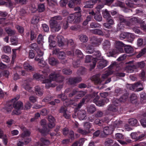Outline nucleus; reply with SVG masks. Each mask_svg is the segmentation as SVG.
I'll list each match as a JSON object with an SVG mask.
<instances>
[{
  "label": "nucleus",
  "instance_id": "f257e3e1",
  "mask_svg": "<svg viewBox=\"0 0 146 146\" xmlns=\"http://www.w3.org/2000/svg\"><path fill=\"white\" fill-rule=\"evenodd\" d=\"M86 51L88 54H91L93 53V65L92 66L90 64V69H92L94 68L96 65L97 60L101 59L102 57H101V54L99 51H94V47L92 45L88 44L86 47Z\"/></svg>",
  "mask_w": 146,
  "mask_h": 146
},
{
  "label": "nucleus",
  "instance_id": "f03ea898",
  "mask_svg": "<svg viewBox=\"0 0 146 146\" xmlns=\"http://www.w3.org/2000/svg\"><path fill=\"white\" fill-rule=\"evenodd\" d=\"M118 43L121 45L120 46L116 47L115 48L109 52L110 56H112L113 54L119 53H121L123 52V49L121 46H124V50L125 52L127 53H131L133 52V49L130 45H125L121 42H119Z\"/></svg>",
  "mask_w": 146,
  "mask_h": 146
},
{
  "label": "nucleus",
  "instance_id": "7ed1b4c3",
  "mask_svg": "<svg viewBox=\"0 0 146 146\" xmlns=\"http://www.w3.org/2000/svg\"><path fill=\"white\" fill-rule=\"evenodd\" d=\"M119 19L121 22H125V23L129 26H131L132 25L136 23V22H138L140 24H143L145 23H146L145 21H143L142 20L138 19L137 18L135 17H133L130 20L129 22L125 21V19L123 18V17L122 16H119Z\"/></svg>",
  "mask_w": 146,
  "mask_h": 146
},
{
  "label": "nucleus",
  "instance_id": "20e7f679",
  "mask_svg": "<svg viewBox=\"0 0 146 146\" xmlns=\"http://www.w3.org/2000/svg\"><path fill=\"white\" fill-rule=\"evenodd\" d=\"M49 78L51 81L52 80L56 81V84H57L58 82H62L64 79V77L62 76H60L57 72H53L50 75Z\"/></svg>",
  "mask_w": 146,
  "mask_h": 146
},
{
  "label": "nucleus",
  "instance_id": "39448f33",
  "mask_svg": "<svg viewBox=\"0 0 146 146\" xmlns=\"http://www.w3.org/2000/svg\"><path fill=\"white\" fill-rule=\"evenodd\" d=\"M49 23L50 27L52 32H55L60 30L61 26L56 21L52 19L50 20Z\"/></svg>",
  "mask_w": 146,
  "mask_h": 146
},
{
  "label": "nucleus",
  "instance_id": "423d86ee",
  "mask_svg": "<svg viewBox=\"0 0 146 146\" xmlns=\"http://www.w3.org/2000/svg\"><path fill=\"white\" fill-rule=\"evenodd\" d=\"M13 107H14V110L12 113L13 114L19 115L21 113V110L23 108V103L20 101H19L13 104Z\"/></svg>",
  "mask_w": 146,
  "mask_h": 146
},
{
  "label": "nucleus",
  "instance_id": "0eeeda50",
  "mask_svg": "<svg viewBox=\"0 0 146 146\" xmlns=\"http://www.w3.org/2000/svg\"><path fill=\"white\" fill-rule=\"evenodd\" d=\"M79 15V13H78L70 15L68 17L67 22L68 23H72L79 22L80 19Z\"/></svg>",
  "mask_w": 146,
  "mask_h": 146
},
{
  "label": "nucleus",
  "instance_id": "6e6552de",
  "mask_svg": "<svg viewBox=\"0 0 146 146\" xmlns=\"http://www.w3.org/2000/svg\"><path fill=\"white\" fill-rule=\"evenodd\" d=\"M96 97L93 100V102L96 105L98 106H102L105 105V103L103 100H101L98 101L99 98V97L97 95V94L96 93H94L93 96L90 95L88 96V98L90 99L91 98L94 97Z\"/></svg>",
  "mask_w": 146,
  "mask_h": 146
},
{
  "label": "nucleus",
  "instance_id": "1a4fd4ad",
  "mask_svg": "<svg viewBox=\"0 0 146 146\" xmlns=\"http://www.w3.org/2000/svg\"><path fill=\"white\" fill-rule=\"evenodd\" d=\"M113 130V129L111 126L105 127L103 129V132H102L101 134V136L102 137H104L111 133Z\"/></svg>",
  "mask_w": 146,
  "mask_h": 146
},
{
  "label": "nucleus",
  "instance_id": "9d476101",
  "mask_svg": "<svg viewBox=\"0 0 146 146\" xmlns=\"http://www.w3.org/2000/svg\"><path fill=\"white\" fill-rule=\"evenodd\" d=\"M129 89L134 90L135 89L137 91H140L143 90L142 84L139 82H138L134 84H131L129 85Z\"/></svg>",
  "mask_w": 146,
  "mask_h": 146
},
{
  "label": "nucleus",
  "instance_id": "9b49d317",
  "mask_svg": "<svg viewBox=\"0 0 146 146\" xmlns=\"http://www.w3.org/2000/svg\"><path fill=\"white\" fill-rule=\"evenodd\" d=\"M91 42L92 44L95 46L99 45L102 41L101 38H97L95 37H93L91 38Z\"/></svg>",
  "mask_w": 146,
  "mask_h": 146
},
{
  "label": "nucleus",
  "instance_id": "f8f14e48",
  "mask_svg": "<svg viewBox=\"0 0 146 146\" xmlns=\"http://www.w3.org/2000/svg\"><path fill=\"white\" fill-rule=\"evenodd\" d=\"M31 80V79L29 78L23 81L22 86L26 90H29L31 89V87L30 86V83Z\"/></svg>",
  "mask_w": 146,
  "mask_h": 146
},
{
  "label": "nucleus",
  "instance_id": "ddd939ff",
  "mask_svg": "<svg viewBox=\"0 0 146 146\" xmlns=\"http://www.w3.org/2000/svg\"><path fill=\"white\" fill-rule=\"evenodd\" d=\"M42 83L46 84L45 87L47 88L50 87H54L56 85H58V84H56V82H52L51 81L48 79L43 81Z\"/></svg>",
  "mask_w": 146,
  "mask_h": 146
},
{
  "label": "nucleus",
  "instance_id": "4468645a",
  "mask_svg": "<svg viewBox=\"0 0 146 146\" xmlns=\"http://www.w3.org/2000/svg\"><path fill=\"white\" fill-rule=\"evenodd\" d=\"M85 93L82 91L78 92L76 90H74L73 91L72 93L69 94V96L71 97L75 94H77L78 96H76V98L78 99L79 98L78 97H80L83 96L85 95Z\"/></svg>",
  "mask_w": 146,
  "mask_h": 146
},
{
  "label": "nucleus",
  "instance_id": "2eb2a0df",
  "mask_svg": "<svg viewBox=\"0 0 146 146\" xmlns=\"http://www.w3.org/2000/svg\"><path fill=\"white\" fill-rule=\"evenodd\" d=\"M58 58L61 60V62L62 63H65L66 62V60L65 59L66 57V54L64 52L60 51L58 53Z\"/></svg>",
  "mask_w": 146,
  "mask_h": 146
},
{
  "label": "nucleus",
  "instance_id": "dca6fc26",
  "mask_svg": "<svg viewBox=\"0 0 146 146\" xmlns=\"http://www.w3.org/2000/svg\"><path fill=\"white\" fill-rule=\"evenodd\" d=\"M128 97V95L126 94L124 95H123L121 98H120L119 100H115L113 102V104L115 105V106H118L117 105L120 102H124L126 100L127 98Z\"/></svg>",
  "mask_w": 146,
  "mask_h": 146
},
{
  "label": "nucleus",
  "instance_id": "f3484780",
  "mask_svg": "<svg viewBox=\"0 0 146 146\" xmlns=\"http://www.w3.org/2000/svg\"><path fill=\"white\" fill-rule=\"evenodd\" d=\"M78 116L80 120H84L86 116V111L84 110H79L78 112Z\"/></svg>",
  "mask_w": 146,
  "mask_h": 146
},
{
  "label": "nucleus",
  "instance_id": "a211bd4d",
  "mask_svg": "<svg viewBox=\"0 0 146 146\" xmlns=\"http://www.w3.org/2000/svg\"><path fill=\"white\" fill-rule=\"evenodd\" d=\"M48 120L49 122L48 126L49 128H51L55 126V121L54 118L51 115H49L48 117Z\"/></svg>",
  "mask_w": 146,
  "mask_h": 146
},
{
  "label": "nucleus",
  "instance_id": "6ab92c4d",
  "mask_svg": "<svg viewBox=\"0 0 146 146\" xmlns=\"http://www.w3.org/2000/svg\"><path fill=\"white\" fill-rule=\"evenodd\" d=\"M101 60L98 63V67L100 69H102L106 67L107 65V61L104 59H100Z\"/></svg>",
  "mask_w": 146,
  "mask_h": 146
},
{
  "label": "nucleus",
  "instance_id": "aec40b11",
  "mask_svg": "<svg viewBox=\"0 0 146 146\" xmlns=\"http://www.w3.org/2000/svg\"><path fill=\"white\" fill-rule=\"evenodd\" d=\"M57 39L59 46H62L64 45V38L62 36L58 35Z\"/></svg>",
  "mask_w": 146,
  "mask_h": 146
},
{
  "label": "nucleus",
  "instance_id": "412c9836",
  "mask_svg": "<svg viewBox=\"0 0 146 146\" xmlns=\"http://www.w3.org/2000/svg\"><path fill=\"white\" fill-rule=\"evenodd\" d=\"M20 128L21 129L24 131L23 132L22 134V136L24 138L29 136L31 134L30 132L29 131L27 130L24 127L22 126Z\"/></svg>",
  "mask_w": 146,
  "mask_h": 146
},
{
  "label": "nucleus",
  "instance_id": "4be33fe9",
  "mask_svg": "<svg viewBox=\"0 0 146 146\" xmlns=\"http://www.w3.org/2000/svg\"><path fill=\"white\" fill-rule=\"evenodd\" d=\"M35 60L38 62V64L39 66L44 67L46 66V63L45 61L43 60L42 58H39L36 57L35 58Z\"/></svg>",
  "mask_w": 146,
  "mask_h": 146
},
{
  "label": "nucleus",
  "instance_id": "5701e85b",
  "mask_svg": "<svg viewBox=\"0 0 146 146\" xmlns=\"http://www.w3.org/2000/svg\"><path fill=\"white\" fill-rule=\"evenodd\" d=\"M128 123L131 126H136L139 125V123L137 120L134 118L129 119L128 120Z\"/></svg>",
  "mask_w": 146,
  "mask_h": 146
},
{
  "label": "nucleus",
  "instance_id": "b1692460",
  "mask_svg": "<svg viewBox=\"0 0 146 146\" xmlns=\"http://www.w3.org/2000/svg\"><path fill=\"white\" fill-rule=\"evenodd\" d=\"M82 79L81 77H77L74 78H70L69 79V82L71 84H74L81 81Z\"/></svg>",
  "mask_w": 146,
  "mask_h": 146
},
{
  "label": "nucleus",
  "instance_id": "393cba45",
  "mask_svg": "<svg viewBox=\"0 0 146 146\" xmlns=\"http://www.w3.org/2000/svg\"><path fill=\"white\" fill-rule=\"evenodd\" d=\"M35 90L36 94L38 96H41L43 94V91L38 86L35 87Z\"/></svg>",
  "mask_w": 146,
  "mask_h": 146
},
{
  "label": "nucleus",
  "instance_id": "a878e982",
  "mask_svg": "<svg viewBox=\"0 0 146 146\" xmlns=\"http://www.w3.org/2000/svg\"><path fill=\"white\" fill-rule=\"evenodd\" d=\"M99 75H96L92 76V80L94 81L95 83L96 84H100L101 83L102 80H101L100 78Z\"/></svg>",
  "mask_w": 146,
  "mask_h": 146
},
{
  "label": "nucleus",
  "instance_id": "bb28decb",
  "mask_svg": "<svg viewBox=\"0 0 146 146\" xmlns=\"http://www.w3.org/2000/svg\"><path fill=\"white\" fill-rule=\"evenodd\" d=\"M43 72L44 75H42V76L37 73L34 74L33 76L34 78L36 80H40L41 78H43V77H45L48 74L46 72Z\"/></svg>",
  "mask_w": 146,
  "mask_h": 146
},
{
  "label": "nucleus",
  "instance_id": "cd10ccee",
  "mask_svg": "<svg viewBox=\"0 0 146 146\" xmlns=\"http://www.w3.org/2000/svg\"><path fill=\"white\" fill-rule=\"evenodd\" d=\"M84 4L85 5L84 7L86 8H92L94 5L92 0L84 2Z\"/></svg>",
  "mask_w": 146,
  "mask_h": 146
},
{
  "label": "nucleus",
  "instance_id": "c85d7f7f",
  "mask_svg": "<svg viewBox=\"0 0 146 146\" xmlns=\"http://www.w3.org/2000/svg\"><path fill=\"white\" fill-rule=\"evenodd\" d=\"M136 69L135 65L127 66L125 68V70L127 72L130 73L132 72Z\"/></svg>",
  "mask_w": 146,
  "mask_h": 146
},
{
  "label": "nucleus",
  "instance_id": "c756f323",
  "mask_svg": "<svg viewBox=\"0 0 146 146\" xmlns=\"http://www.w3.org/2000/svg\"><path fill=\"white\" fill-rule=\"evenodd\" d=\"M24 67L25 69L27 71H33L34 68L27 62H25L24 64Z\"/></svg>",
  "mask_w": 146,
  "mask_h": 146
},
{
  "label": "nucleus",
  "instance_id": "7c9ffc66",
  "mask_svg": "<svg viewBox=\"0 0 146 146\" xmlns=\"http://www.w3.org/2000/svg\"><path fill=\"white\" fill-rule=\"evenodd\" d=\"M55 36V35H50L49 37V42L50 43L49 45L50 46H52V47L54 46L55 45H52V44H55V41L53 40H54V38Z\"/></svg>",
  "mask_w": 146,
  "mask_h": 146
},
{
  "label": "nucleus",
  "instance_id": "2f4dec72",
  "mask_svg": "<svg viewBox=\"0 0 146 146\" xmlns=\"http://www.w3.org/2000/svg\"><path fill=\"white\" fill-rule=\"evenodd\" d=\"M40 141L41 143H38V145H39L40 144H42L43 146V145H48L50 144V141L48 140L43 138H40Z\"/></svg>",
  "mask_w": 146,
  "mask_h": 146
},
{
  "label": "nucleus",
  "instance_id": "473e14b6",
  "mask_svg": "<svg viewBox=\"0 0 146 146\" xmlns=\"http://www.w3.org/2000/svg\"><path fill=\"white\" fill-rule=\"evenodd\" d=\"M79 39L80 40L83 42H86L88 40V37L86 35H81L79 36Z\"/></svg>",
  "mask_w": 146,
  "mask_h": 146
},
{
  "label": "nucleus",
  "instance_id": "72a5a7b5",
  "mask_svg": "<svg viewBox=\"0 0 146 146\" xmlns=\"http://www.w3.org/2000/svg\"><path fill=\"white\" fill-rule=\"evenodd\" d=\"M96 108L94 105L88 106L87 108L88 111L90 113H93L96 111Z\"/></svg>",
  "mask_w": 146,
  "mask_h": 146
},
{
  "label": "nucleus",
  "instance_id": "f704fd0d",
  "mask_svg": "<svg viewBox=\"0 0 146 146\" xmlns=\"http://www.w3.org/2000/svg\"><path fill=\"white\" fill-rule=\"evenodd\" d=\"M92 32L95 34H97L100 35H104L103 32L102 31L99 29H95L92 30Z\"/></svg>",
  "mask_w": 146,
  "mask_h": 146
},
{
  "label": "nucleus",
  "instance_id": "c9c22d12",
  "mask_svg": "<svg viewBox=\"0 0 146 146\" xmlns=\"http://www.w3.org/2000/svg\"><path fill=\"white\" fill-rule=\"evenodd\" d=\"M145 63L144 61H141L140 62H138L135 64L136 68H142L145 66Z\"/></svg>",
  "mask_w": 146,
  "mask_h": 146
},
{
  "label": "nucleus",
  "instance_id": "e433bc0d",
  "mask_svg": "<svg viewBox=\"0 0 146 146\" xmlns=\"http://www.w3.org/2000/svg\"><path fill=\"white\" fill-rule=\"evenodd\" d=\"M91 60L92 61V63H93V57L91 55H87L85 58V62L86 63H88L91 62ZM91 64L92 66L93 65V64H90V65Z\"/></svg>",
  "mask_w": 146,
  "mask_h": 146
},
{
  "label": "nucleus",
  "instance_id": "4c0bfd02",
  "mask_svg": "<svg viewBox=\"0 0 146 146\" xmlns=\"http://www.w3.org/2000/svg\"><path fill=\"white\" fill-rule=\"evenodd\" d=\"M57 63L56 60L54 58H51L49 59V63L51 65H55Z\"/></svg>",
  "mask_w": 146,
  "mask_h": 146
},
{
  "label": "nucleus",
  "instance_id": "58836bf2",
  "mask_svg": "<svg viewBox=\"0 0 146 146\" xmlns=\"http://www.w3.org/2000/svg\"><path fill=\"white\" fill-rule=\"evenodd\" d=\"M127 37L129 40V41L131 42L135 38V36L133 34L131 33H127Z\"/></svg>",
  "mask_w": 146,
  "mask_h": 146
},
{
  "label": "nucleus",
  "instance_id": "ea45409f",
  "mask_svg": "<svg viewBox=\"0 0 146 146\" xmlns=\"http://www.w3.org/2000/svg\"><path fill=\"white\" fill-rule=\"evenodd\" d=\"M122 122L121 121L116 120L114 123L113 126L115 127H120L122 126Z\"/></svg>",
  "mask_w": 146,
  "mask_h": 146
},
{
  "label": "nucleus",
  "instance_id": "a19ab883",
  "mask_svg": "<svg viewBox=\"0 0 146 146\" xmlns=\"http://www.w3.org/2000/svg\"><path fill=\"white\" fill-rule=\"evenodd\" d=\"M35 50L37 54V56L36 57L38 58V57H41L43 56L44 54L43 52L41 51L40 49L36 48L35 49Z\"/></svg>",
  "mask_w": 146,
  "mask_h": 146
},
{
  "label": "nucleus",
  "instance_id": "79ce46f5",
  "mask_svg": "<svg viewBox=\"0 0 146 146\" xmlns=\"http://www.w3.org/2000/svg\"><path fill=\"white\" fill-rule=\"evenodd\" d=\"M103 48L105 49L108 48L110 45V43L109 41L105 40L103 43Z\"/></svg>",
  "mask_w": 146,
  "mask_h": 146
},
{
  "label": "nucleus",
  "instance_id": "37998d69",
  "mask_svg": "<svg viewBox=\"0 0 146 146\" xmlns=\"http://www.w3.org/2000/svg\"><path fill=\"white\" fill-rule=\"evenodd\" d=\"M94 18L97 21H100L102 20V17L99 13L95 14Z\"/></svg>",
  "mask_w": 146,
  "mask_h": 146
},
{
  "label": "nucleus",
  "instance_id": "c03bdc74",
  "mask_svg": "<svg viewBox=\"0 0 146 146\" xmlns=\"http://www.w3.org/2000/svg\"><path fill=\"white\" fill-rule=\"evenodd\" d=\"M11 41L13 45H16L18 42V38L15 37H12L11 38Z\"/></svg>",
  "mask_w": 146,
  "mask_h": 146
},
{
  "label": "nucleus",
  "instance_id": "a18cd8bd",
  "mask_svg": "<svg viewBox=\"0 0 146 146\" xmlns=\"http://www.w3.org/2000/svg\"><path fill=\"white\" fill-rule=\"evenodd\" d=\"M6 31L10 36L14 35L15 34V31L9 28H6L5 29Z\"/></svg>",
  "mask_w": 146,
  "mask_h": 146
},
{
  "label": "nucleus",
  "instance_id": "49530a36",
  "mask_svg": "<svg viewBox=\"0 0 146 146\" xmlns=\"http://www.w3.org/2000/svg\"><path fill=\"white\" fill-rule=\"evenodd\" d=\"M39 21V17H38L34 16L32 18L31 21V23L33 24H36Z\"/></svg>",
  "mask_w": 146,
  "mask_h": 146
},
{
  "label": "nucleus",
  "instance_id": "de8ad7c7",
  "mask_svg": "<svg viewBox=\"0 0 146 146\" xmlns=\"http://www.w3.org/2000/svg\"><path fill=\"white\" fill-rule=\"evenodd\" d=\"M45 9V7L44 4H40L38 5V10L39 12H42L44 11Z\"/></svg>",
  "mask_w": 146,
  "mask_h": 146
},
{
  "label": "nucleus",
  "instance_id": "09e8293b",
  "mask_svg": "<svg viewBox=\"0 0 146 146\" xmlns=\"http://www.w3.org/2000/svg\"><path fill=\"white\" fill-rule=\"evenodd\" d=\"M146 52V48H144L142 49L137 55V58H139L143 56Z\"/></svg>",
  "mask_w": 146,
  "mask_h": 146
},
{
  "label": "nucleus",
  "instance_id": "8fccbe9b",
  "mask_svg": "<svg viewBox=\"0 0 146 146\" xmlns=\"http://www.w3.org/2000/svg\"><path fill=\"white\" fill-rule=\"evenodd\" d=\"M102 14L104 18L107 19L110 17V15L107 10L103 11Z\"/></svg>",
  "mask_w": 146,
  "mask_h": 146
},
{
  "label": "nucleus",
  "instance_id": "3c124183",
  "mask_svg": "<svg viewBox=\"0 0 146 146\" xmlns=\"http://www.w3.org/2000/svg\"><path fill=\"white\" fill-rule=\"evenodd\" d=\"M76 54L77 57L79 58L82 59L83 58V55L80 50H76Z\"/></svg>",
  "mask_w": 146,
  "mask_h": 146
},
{
  "label": "nucleus",
  "instance_id": "603ef678",
  "mask_svg": "<svg viewBox=\"0 0 146 146\" xmlns=\"http://www.w3.org/2000/svg\"><path fill=\"white\" fill-rule=\"evenodd\" d=\"M137 98V96L135 94H132L130 97V99L132 103L135 102Z\"/></svg>",
  "mask_w": 146,
  "mask_h": 146
},
{
  "label": "nucleus",
  "instance_id": "864d4df0",
  "mask_svg": "<svg viewBox=\"0 0 146 146\" xmlns=\"http://www.w3.org/2000/svg\"><path fill=\"white\" fill-rule=\"evenodd\" d=\"M112 74V72L110 70L107 71L105 73L102 75V79H104L107 78L109 75Z\"/></svg>",
  "mask_w": 146,
  "mask_h": 146
},
{
  "label": "nucleus",
  "instance_id": "5fc2aeb1",
  "mask_svg": "<svg viewBox=\"0 0 146 146\" xmlns=\"http://www.w3.org/2000/svg\"><path fill=\"white\" fill-rule=\"evenodd\" d=\"M3 60L6 62H8L10 61V60L9 58L7 55H3L1 56Z\"/></svg>",
  "mask_w": 146,
  "mask_h": 146
},
{
  "label": "nucleus",
  "instance_id": "6e6d98bb",
  "mask_svg": "<svg viewBox=\"0 0 146 146\" xmlns=\"http://www.w3.org/2000/svg\"><path fill=\"white\" fill-rule=\"evenodd\" d=\"M4 51L6 53H9L11 51V48L9 46H6L3 48Z\"/></svg>",
  "mask_w": 146,
  "mask_h": 146
},
{
  "label": "nucleus",
  "instance_id": "4d7b16f0",
  "mask_svg": "<svg viewBox=\"0 0 146 146\" xmlns=\"http://www.w3.org/2000/svg\"><path fill=\"white\" fill-rule=\"evenodd\" d=\"M44 39L41 35H39L37 38V42L38 44H42V43L43 42Z\"/></svg>",
  "mask_w": 146,
  "mask_h": 146
},
{
  "label": "nucleus",
  "instance_id": "13d9d810",
  "mask_svg": "<svg viewBox=\"0 0 146 146\" xmlns=\"http://www.w3.org/2000/svg\"><path fill=\"white\" fill-rule=\"evenodd\" d=\"M142 117L144 118L141 119L140 121L142 125L144 127H146V117H144L142 116Z\"/></svg>",
  "mask_w": 146,
  "mask_h": 146
},
{
  "label": "nucleus",
  "instance_id": "bf43d9fd",
  "mask_svg": "<svg viewBox=\"0 0 146 146\" xmlns=\"http://www.w3.org/2000/svg\"><path fill=\"white\" fill-rule=\"evenodd\" d=\"M108 110L111 111H115L117 110L116 108L113 105H110L108 106Z\"/></svg>",
  "mask_w": 146,
  "mask_h": 146
},
{
  "label": "nucleus",
  "instance_id": "052dcab7",
  "mask_svg": "<svg viewBox=\"0 0 146 146\" xmlns=\"http://www.w3.org/2000/svg\"><path fill=\"white\" fill-rule=\"evenodd\" d=\"M62 72L66 74H70L72 73V71L70 70L67 69H64L62 70Z\"/></svg>",
  "mask_w": 146,
  "mask_h": 146
},
{
  "label": "nucleus",
  "instance_id": "680f3d73",
  "mask_svg": "<svg viewBox=\"0 0 146 146\" xmlns=\"http://www.w3.org/2000/svg\"><path fill=\"white\" fill-rule=\"evenodd\" d=\"M63 116L66 119H69L71 115L70 112L67 111L63 114Z\"/></svg>",
  "mask_w": 146,
  "mask_h": 146
},
{
  "label": "nucleus",
  "instance_id": "e2e57ef3",
  "mask_svg": "<svg viewBox=\"0 0 146 146\" xmlns=\"http://www.w3.org/2000/svg\"><path fill=\"white\" fill-rule=\"evenodd\" d=\"M77 131L78 132L84 135H86L87 133H89L88 131H86V130H83L80 128L78 129L77 130Z\"/></svg>",
  "mask_w": 146,
  "mask_h": 146
},
{
  "label": "nucleus",
  "instance_id": "0e129e2a",
  "mask_svg": "<svg viewBox=\"0 0 146 146\" xmlns=\"http://www.w3.org/2000/svg\"><path fill=\"white\" fill-rule=\"evenodd\" d=\"M84 126L86 130V131H88L89 132L90 131L89 129L91 127L90 123L89 122L86 123L84 124Z\"/></svg>",
  "mask_w": 146,
  "mask_h": 146
},
{
  "label": "nucleus",
  "instance_id": "69168bd1",
  "mask_svg": "<svg viewBox=\"0 0 146 146\" xmlns=\"http://www.w3.org/2000/svg\"><path fill=\"white\" fill-rule=\"evenodd\" d=\"M115 138L117 139H122L123 138V135L120 133H117L115 134Z\"/></svg>",
  "mask_w": 146,
  "mask_h": 146
},
{
  "label": "nucleus",
  "instance_id": "338daca9",
  "mask_svg": "<svg viewBox=\"0 0 146 146\" xmlns=\"http://www.w3.org/2000/svg\"><path fill=\"white\" fill-rule=\"evenodd\" d=\"M67 111V108L65 106H62L61 107L60 110V112L63 114Z\"/></svg>",
  "mask_w": 146,
  "mask_h": 146
},
{
  "label": "nucleus",
  "instance_id": "774afa93",
  "mask_svg": "<svg viewBox=\"0 0 146 146\" xmlns=\"http://www.w3.org/2000/svg\"><path fill=\"white\" fill-rule=\"evenodd\" d=\"M130 136L133 139L138 140V134L136 133H131Z\"/></svg>",
  "mask_w": 146,
  "mask_h": 146
}]
</instances>
